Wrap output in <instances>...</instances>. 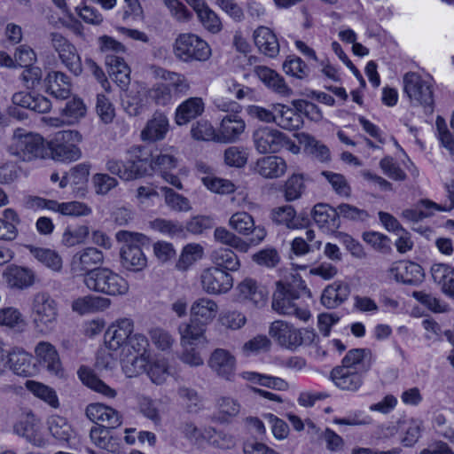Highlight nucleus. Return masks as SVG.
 Masks as SVG:
<instances>
[{
	"mask_svg": "<svg viewBox=\"0 0 454 454\" xmlns=\"http://www.w3.org/2000/svg\"><path fill=\"white\" fill-rule=\"evenodd\" d=\"M205 331L206 325L194 318H192L189 322L182 323L178 327L181 344L184 347L185 345H194L200 342L205 338Z\"/></svg>",
	"mask_w": 454,
	"mask_h": 454,
	"instance_id": "nucleus-39",
	"label": "nucleus"
},
{
	"mask_svg": "<svg viewBox=\"0 0 454 454\" xmlns=\"http://www.w3.org/2000/svg\"><path fill=\"white\" fill-rule=\"evenodd\" d=\"M216 241L246 253L249 249V244L223 227H217L214 231Z\"/></svg>",
	"mask_w": 454,
	"mask_h": 454,
	"instance_id": "nucleus-51",
	"label": "nucleus"
},
{
	"mask_svg": "<svg viewBox=\"0 0 454 454\" xmlns=\"http://www.w3.org/2000/svg\"><path fill=\"white\" fill-rule=\"evenodd\" d=\"M248 159L247 149L239 146H230L224 151V162L234 168L244 167Z\"/></svg>",
	"mask_w": 454,
	"mask_h": 454,
	"instance_id": "nucleus-59",
	"label": "nucleus"
},
{
	"mask_svg": "<svg viewBox=\"0 0 454 454\" xmlns=\"http://www.w3.org/2000/svg\"><path fill=\"white\" fill-rule=\"evenodd\" d=\"M303 189L304 184L301 176L293 175L286 182L284 192L285 199L287 201H293L299 199L302 193Z\"/></svg>",
	"mask_w": 454,
	"mask_h": 454,
	"instance_id": "nucleus-63",
	"label": "nucleus"
},
{
	"mask_svg": "<svg viewBox=\"0 0 454 454\" xmlns=\"http://www.w3.org/2000/svg\"><path fill=\"white\" fill-rule=\"evenodd\" d=\"M403 90L413 106H421L433 111L434 93L429 78L425 79L416 72H408L403 77Z\"/></svg>",
	"mask_w": 454,
	"mask_h": 454,
	"instance_id": "nucleus-9",
	"label": "nucleus"
},
{
	"mask_svg": "<svg viewBox=\"0 0 454 454\" xmlns=\"http://www.w3.org/2000/svg\"><path fill=\"white\" fill-rule=\"evenodd\" d=\"M175 57L184 63L205 62L212 55L209 44L199 35L183 33L177 35L173 43Z\"/></svg>",
	"mask_w": 454,
	"mask_h": 454,
	"instance_id": "nucleus-5",
	"label": "nucleus"
},
{
	"mask_svg": "<svg viewBox=\"0 0 454 454\" xmlns=\"http://www.w3.org/2000/svg\"><path fill=\"white\" fill-rule=\"evenodd\" d=\"M254 148L260 153H275L288 144L285 134L270 127L256 129L252 136Z\"/></svg>",
	"mask_w": 454,
	"mask_h": 454,
	"instance_id": "nucleus-10",
	"label": "nucleus"
},
{
	"mask_svg": "<svg viewBox=\"0 0 454 454\" xmlns=\"http://www.w3.org/2000/svg\"><path fill=\"white\" fill-rule=\"evenodd\" d=\"M82 141V135L77 130H60L47 145L49 154L54 160L71 162L79 160L82 152L77 144Z\"/></svg>",
	"mask_w": 454,
	"mask_h": 454,
	"instance_id": "nucleus-7",
	"label": "nucleus"
},
{
	"mask_svg": "<svg viewBox=\"0 0 454 454\" xmlns=\"http://www.w3.org/2000/svg\"><path fill=\"white\" fill-rule=\"evenodd\" d=\"M126 346L130 347L137 356L131 360V364L135 368H138L134 371V373H139L145 370L146 365V358L145 356L147 348L149 346V341L142 333H131L129 340Z\"/></svg>",
	"mask_w": 454,
	"mask_h": 454,
	"instance_id": "nucleus-38",
	"label": "nucleus"
},
{
	"mask_svg": "<svg viewBox=\"0 0 454 454\" xmlns=\"http://www.w3.org/2000/svg\"><path fill=\"white\" fill-rule=\"evenodd\" d=\"M25 247L35 260L45 267L54 271H59L61 270L62 259L56 251L33 245H26Z\"/></svg>",
	"mask_w": 454,
	"mask_h": 454,
	"instance_id": "nucleus-44",
	"label": "nucleus"
},
{
	"mask_svg": "<svg viewBox=\"0 0 454 454\" xmlns=\"http://www.w3.org/2000/svg\"><path fill=\"white\" fill-rule=\"evenodd\" d=\"M104 262L103 253L95 247H86L77 252L72 260V270L79 275L90 271L91 267Z\"/></svg>",
	"mask_w": 454,
	"mask_h": 454,
	"instance_id": "nucleus-20",
	"label": "nucleus"
},
{
	"mask_svg": "<svg viewBox=\"0 0 454 454\" xmlns=\"http://www.w3.org/2000/svg\"><path fill=\"white\" fill-rule=\"evenodd\" d=\"M160 190L164 192L165 203L169 208L178 212H187L191 210L192 207L187 198L176 193L168 187H161Z\"/></svg>",
	"mask_w": 454,
	"mask_h": 454,
	"instance_id": "nucleus-54",
	"label": "nucleus"
},
{
	"mask_svg": "<svg viewBox=\"0 0 454 454\" xmlns=\"http://www.w3.org/2000/svg\"><path fill=\"white\" fill-rule=\"evenodd\" d=\"M149 335L152 342L156 346L157 348L166 351L171 348L175 342V339L166 330L154 327L149 331Z\"/></svg>",
	"mask_w": 454,
	"mask_h": 454,
	"instance_id": "nucleus-62",
	"label": "nucleus"
},
{
	"mask_svg": "<svg viewBox=\"0 0 454 454\" xmlns=\"http://www.w3.org/2000/svg\"><path fill=\"white\" fill-rule=\"evenodd\" d=\"M61 62L74 75H79L82 71V62L76 48L71 45L59 54Z\"/></svg>",
	"mask_w": 454,
	"mask_h": 454,
	"instance_id": "nucleus-57",
	"label": "nucleus"
},
{
	"mask_svg": "<svg viewBox=\"0 0 454 454\" xmlns=\"http://www.w3.org/2000/svg\"><path fill=\"white\" fill-rule=\"evenodd\" d=\"M211 260L215 265L223 270L236 271L240 263L237 254L229 248H217L211 253Z\"/></svg>",
	"mask_w": 454,
	"mask_h": 454,
	"instance_id": "nucleus-47",
	"label": "nucleus"
},
{
	"mask_svg": "<svg viewBox=\"0 0 454 454\" xmlns=\"http://www.w3.org/2000/svg\"><path fill=\"white\" fill-rule=\"evenodd\" d=\"M299 300V292L292 285L278 282L271 306L279 314L294 316L306 322L310 317V312Z\"/></svg>",
	"mask_w": 454,
	"mask_h": 454,
	"instance_id": "nucleus-6",
	"label": "nucleus"
},
{
	"mask_svg": "<svg viewBox=\"0 0 454 454\" xmlns=\"http://www.w3.org/2000/svg\"><path fill=\"white\" fill-rule=\"evenodd\" d=\"M372 364V351L369 348H353L342 358L340 366L364 374L371 369Z\"/></svg>",
	"mask_w": 454,
	"mask_h": 454,
	"instance_id": "nucleus-27",
	"label": "nucleus"
},
{
	"mask_svg": "<svg viewBox=\"0 0 454 454\" xmlns=\"http://www.w3.org/2000/svg\"><path fill=\"white\" fill-rule=\"evenodd\" d=\"M116 239L124 243L121 249V265L129 270H143L146 266L147 260L141 246L148 242L147 237L138 232L120 231L116 233Z\"/></svg>",
	"mask_w": 454,
	"mask_h": 454,
	"instance_id": "nucleus-4",
	"label": "nucleus"
},
{
	"mask_svg": "<svg viewBox=\"0 0 454 454\" xmlns=\"http://www.w3.org/2000/svg\"><path fill=\"white\" fill-rule=\"evenodd\" d=\"M276 111V121L279 127L288 130L300 129L303 124V120L300 113L287 106L277 104L274 105Z\"/></svg>",
	"mask_w": 454,
	"mask_h": 454,
	"instance_id": "nucleus-35",
	"label": "nucleus"
},
{
	"mask_svg": "<svg viewBox=\"0 0 454 454\" xmlns=\"http://www.w3.org/2000/svg\"><path fill=\"white\" fill-rule=\"evenodd\" d=\"M0 325L21 333L27 329V323L19 309L5 307L0 309Z\"/></svg>",
	"mask_w": 454,
	"mask_h": 454,
	"instance_id": "nucleus-41",
	"label": "nucleus"
},
{
	"mask_svg": "<svg viewBox=\"0 0 454 454\" xmlns=\"http://www.w3.org/2000/svg\"><path fill=\"white\" fill-rule=\"evenodd\" d=\"M112 427H91L90 437L92 442L108 452L115 453L120 450V439L110 435Z\"/></svg>",
	"mask_w": 454,
	"mask_h": 454,
	"instance_id": "nucleus-43",
	"label": "nucleus"
},
{
	"mask_svg": "<svg viewBox=\"0 0 454 454\" xmlns=\"http://www.w3.org/2000/svg\"><path fill=\"white\" fill-rule=\"evenodd\" d=\"M8 152L23 161L45 159L49 156L43 138L23 129H16L8 146Z\"/></svg>",
	"mask_w": 454,
	"mask_h": 454,
	"instance_id": "nucleus-2",
	"label": "nucleus"
},
{
	"mask_svg": "<svg viewBox=\"0 0 454 454\" xmlns=\"http://www.w3.org/2000/svg\"><path fill=\"white\" fill-rule=\"evenodd\" d=\"M254 40L259 51L270 58L279 53V43L276 35L266 27H259L254 32Z\"/></svg>",
	"mask_w": 454,
	"mask_h": 454,
	"instance_id": "nucleus-28",
	"label": "nucleus"
},
{
	"mask_svg": "<svg viewBox=\"0 0 454 454\" xmlns=\"http://www.w3.org/2000/svg\"><path fill=\"white\" fill-rule=\"evenodd\" d=\"M270 219L278 225H285L290 230L303 228L307 223V218L297 215L294 207L286 205L275 207L270 212Z\"/></svg>",
	"mask_w": 454,
	"mask_h": 454,
	"instance_id": "nucleus-22",
	"label": "nucleus"
},
{
	"mask_svg": "<svg viewBox=\"0 0 454 454\" xmlns=\"http://www.w3.org/2000/svg\"><path fill=\"white\" fill-rule=\"evenodd\" d=\"M83 283L90 290L106 295H123L129 291L128 282L106 267L92 269L85 273Z\"/></svg>",
	"mask_w": 454,
	"mask_h": 454,
	"instance_id": "nucleus-3",
	"label": "nucleus"
},
{
	"mask_svg": "<svg viewBox=\"0 0 454 454\" xmlns=\"http://www.w3.org/2000/svg\"><path fill=\"white\" fill-rule=\"evenodd\" d=\"M270 335L282 347L294 349L301 345H309L316 333L309 329H297L283 320L274 321L270 327Z\"/></svg>",
	"mask_w": 454,
	"mask_h": 454,
	"instance_id": "nucleus-8",
	"label": "nucleus"
},
{
	"mask_svg": "<svg viewBox=\"0 0 454 454\" xmlns=\"http://www.w3.org/2000/svg\"><path fill=\"white\" fill-rule=\"evenodd\" d=\"M128 154L129 159L125 162L126 172L123 173V180L129 181L150 174L152 164L142 146H132L128 151Z\"/></svg>",
	"mask_w": 454,
	"mask_h": 454,
	"instance_id": "nucleus-13",
	"label": "nucleus"
},
{
	"mask_svg": "<svg viewBox=\"0 0 454 454\" xmlns=\"http://www.w3.org/2000/svg\"><path fill=\"white\" fill-rule=\"evenodd\" d=\"M88 419L98 425L97 427H117L121 424L119 412L102 403H90L86 408Z\"/></svg>",
	"mask_w": 454,
	"mask_h": 454,
	"instance_id": "nucleus-17",
	"label": "nucleus"
},
{
	"mask_svg": "<svg viewBox=\"0 0 454 454\" xmlns=\"http://www.w3.org/2000/svg\"><path fill=\"white\" fill-rule=\"evenodd\" d=\"M254 223L253 216L244 211L233 214L229 220L231 228L244 236L250 235Z\"/></svg>",
	"mask_w": 454,
	"mask_h": 454,
	"instance_id": "nucleus-52",
	"label": "nucleus"
},
{
	"mask_svg": "<svg viewBox=\"0 0 454 454\" xmlns=\"http://www.w3.org/2000/svg\"><path fill=\"white\" fill-rule=\"evenodd\" d=\"M202 289L208 294H221L230 291L233 286V278L218 267L203 270L200 276Z\"/></svg>",
	"mask_w": 454,
	"mask_h": 454,
	"instance_id": "nucleus-11",
	"label": "nucleus"
},
{
	"mask_svg": "<svg viewBox=\"0 0 454 454\" xmlns=\"http://www.w3.org/2000/svg\"><path fill=\"white\" fill-rule=\"evenodd\" d=\"M195 12L206 30L212 34H217L222 30L223 25L220 18L207 4Z\"/></svg>",
	"mask_w": 454,
	"mask_h": 454,
	"instance_id": "nucleus-50",
	"label": "nucleus"
},
{
	"mask_svg": "<svg viewBox=\"0 0 454 454\" xmlns=\"http://www.w3.org/2000/svg\"><path fill=\"white\" fill-rule=\"evenodd\" d=\"M146 91L143 88H132L122 98L125 112L130 116L138 115L144 109Z\"/></svg>",
	"mask_w": 454,
	"mask_h": 454,
	"instance_id": "nucleus-48",
	"label": "nucleus"
},
{
	"mask_svg": "<svg viewBox=\"0 0 454 454\" xmlns=\"http://www.w3.org/2000/svg\"><path fill=\"white\" fill-rule=\"evenodd\" d=\"M215 406L217 413L215 419L220 423H230L241 411L239 402L230 396H220Z\"/></svg>",
	"mask_w": 454,
	"mask_h": 454,
	"instance_id": "nucleus-40",
	"label": "nucleus"
},
{
	"mask_svg": "<svg viewBox=\"0 0 454 454\" xmlns=\"http://www.w3.org/2000/svg\"><path fill=\"white\" fill-rule=\"evenodd\" d=\"M287 169L286 160L276 155L264 156L257 160L254 171L264 178L274 179L285 175Z\"/></svg>",
	"mask_w": 454,
	"mask_h": 454,
	"instance_id": "nucleus-24",
	"label": "nucleus"
},
{
	"mask_svg": "<svg viewBox=\"0 0 454 454\" xmlns=\"http://www.w3.org/2000/svg\"><path fill=\"white\" fill-rule=\"evenodd\" d=\"M59 304L47 292H38L32 299L31 319L34 329L42 335L51 333L58 324Z\"/></svg>",
	"mask_w": 454,
	"mask_h": 454,
	"instance_id": "nucleus-1",
	"label": "nucleus"
},
{
	"mask_svg": "<svg viewBox=\"0 0 454 454\" xmlns=\"http://www.w3.org/2000/svg\"><path fill=\"white\" fill-rule=\"evenodd\" d=\"M283 70L288 75L298 79H304L309 74V68L299 57H291L283 64Z\"/></svg>",
	"mask_w": 454,
	"mask_h": 454,
	"instance_id": "nucleus-58",
	"label": "nucleus"
},
{
	"mask_svg": "<svg viewBox=\"0 0 454 454\" xmlns=\"http://www.w3.org/2000/svg\"><path fill=\"white\" fill-rule=\"evenodd\" d=\"M312 217L318 228L325 233H333L340 228L338 213L327 204H317L313 208Z\"/></svg>",
	"mask_w": 454,
	"mask_h": 454,
	"instance_id": "nucleus-19",
	"label": "nucleus"
},
{
	"mask_svg": "<svg viewBox=\"0 0 454 454\" xmlns=\"http://www.w3.org/2000/svg\"><path fill=\"white\" fill-rule=\"evenodd\" d=\"M254 74L265 86L274 92L288 96L292 90L286 83L285 79L273 69L266 66H256L254 68Z\"/></svg>",
	"mask_w": 454,
	"mask_h": 454,
	"instance_id": "nucleus-25",
	"label": "nucleus"
},
{
	"mask_svg": "<svg viewBox=\"0 0 454 454\" xmlns=\"http://www.w3.org/2000/svg\"><path fill=\"white\" fill-rule=\"evenodd\" d=\"M110 306V300L105 297L86 295L75 299L72 302L73 311L79 315H86L103 311Z\"/></svg>",
	"mask_w": 454,
	"mask_h": 454,
	"instance_id": "nucleus-34",
	"label": "nucleus"
},
{
	"mask_svg": "<svg viewBox=\"0 0 454 454\" xmlns=\"http://www.w3.org/2000/svg\"><path fill=\"white\" fill-rule=\"evenodd\" d=\"M322 176L330 183L337 194L344 197L350 195V186L343 175L331 171H323Z\"/></svg>",
	"mask_w": 454,
	"mask_h": 454,
	"instance_id": "nucleus-61",
	"label": "nucleus"
},
{
	"mask_svg": "<svg viewBox=\"0 0 454 454\" xmlns=\"http://www.w3.org/2000/svg\"><path fill=\"white\" fill-rule=\"evenodd\" d=\"M134 330V323L130 318L116 320L106 333V343L109 349L117 350L127 345Z\"/></svg>",
	"mask_w": 454,
	"mask_h": 454,
	"instance_id": "nucleus-16",
	"label": "nucleus"
},
{
	"mask_svg": "<svg viewBox=\"0 0 454 454\" xmlns=\"http://www.w3.org/2000/svg\"><path fill=\"white\" fill-rule=\"evenodd\" d=\"M205 110V103L200 97H191L182 102L175 113V121L177 125H186L200 116Z\"/></svg>",
	"mask_w": 454,
	"mask_h": 454,
	"instance_id": "nucleus-23",
	"label": "nucleus"
},
{
	"mask_svg": "<svg viewBox=\"0 0 454 454\" xmlns=\"http://www.w3.org/2000/svg\"><path fill=\"white\" fill-rule=\"evenodd\" d=\"M47 90L58 99H67L71 94V82L69 77L59 71H52L45 78Z\"/></svg>",
	"mask_w": 454,
	"mask_h": 454,
	"instance_id": "nucleus-31",
	"label": "nucleus"
},
{
	"mask_svg": "<svg viewBox=\"0 0 454 454\" xmlns=\"http://www.w3.org/2000/svg\"><path fill=\"white\" fill-rule=\"evenodd\" d=\"M168 130V120L162 113L156 112L142 131L144 140L157 141L163 139Z\"/></svg>",
	"mask_w": 454,
	"mask_h": 454,
	"instance_id": "nucleus-37",
	"label": "nucleus"
},
{
	"mask_svg": "<svg viewBox=\"0 0 454 454\" xmlns=\"http://www.w3.org/2000/svg\"><path fill=\"white\" fill-rule=\"evenodd\" d=\"M218 310L219 307L214 300L202 297L192 303L191 315L196 321L207 325L215 318Z\"/></svg>",
	"mask_w": 454,
	"mask_h": 454,
	"instance_id": "nucleus-30",
	"label": "nucleus"
},
{
	"mask_svg": "<svg viewBox=\"0 0 454 454\" xmlns=\"http://www.w3.org/2000/svg\"><path fill=\"white\" fill-rule=\"evenodd\" d=\"M246 123L237 114H226L216 130V141L220 143L236 142L245 131Z\"/></svg>",
	"mask_w": 454,
	"mask_h": 454,
	"instance_id": "nucleus-18",
	"label": "nucleus"
},
{
	"mask_svg": "<svg viewBox=\"0 0 454 454\" xmlns=\"http://www.w3.org/2000/svg\"><path fill=\"white\" fill-rule=\"evenodd\" d=\"M207 365L217 377L231 380L236 372V358L225 348H215L209 356Z\"/></svg>",
	"mask_w": 454,
	"mask_h": 454,
	"instance_id": "nucleus-14",
	"label": "nucleus"
},
{
	"mask_svg": "<svg viewBox=\"0 0 454 454\" xmlns=\"http://www.w3.org/2000/svg\"><path fill=\"white\" fill-rule=\"evenodd\" d=\"M389 276L396 282L416 286L424 279L422 267L412 262H399L394 263L388 270Z\"/></svg>",
	"mask_w": 454,
	"mask_h": 454,
	"instance_id": "nucleus-15",
	"label": "nucleus"
},
{
	"mask_svg": "<svg viewBox=\"0 0 454 454\" xmlns=\"http://www.w3.org/2000/svg\"><path fill=\"white\" fill-rule=\"evenodd\" d=\"M8 362L10 370L19 376L28 377L33 372L32 356L21 348L8 352Z\"/></svg>",
	"mask_w": 454,
	"mask_h": 454,
	"instance_id": "nucleus-29",
	"label": "nucleus"
},
{
	"mask_svg": "<svg viewBox=\"0 0 454 454\" xmlns=\"http://www.w3.org/2000/svg\"><path fill=\"white\" fill-rule=\"evenodd\" d=\"M25 385L27 389L33 393L34 395L43 400L52 408L59 407V403L57 394L51 387L35 380H27Z\"/></svg>",
	"mask_w": 454,
	"mask_h": 454,
	"instance_id": "nucleus-49",
	"label": "nucleus"
},
{
	"mask_svg": "<svg viewBox=\"0 0 454 454\" xmlns=\"http://www.w3.org/2000/svg\"><path fill=\"white\" fill-rule=\"evenodd\" d=\"M203 248L198 244H189L182 251L179 260L176 263L178 270H185L196 261L202 257Z\"/></svg>",
	"mask_w": 454,
	"mask_h": 454,
	"instance_id": "nucleus-53",
	"label": "nucleus"
},
{
	"mask_svg": "<svg viewBox=\"0 0 454 454\" xmlns=\"http://www.w3.org/2000/svg\"><path fill=\"white\" fill-rule=\"evenodd\" d=\"M49 430L51 435L59 441L67 442L72 435L71 426L59 416L51 417L49 420Z\"/></svg>",
	"mask_w": 454,
	"mask_h": 454,
	"instance_id": "nucleus-56",
	"label": "nucleus"
},
{
	"mask_svg": "<svg viewBox=\"0 0 454 454\" xmlns=\"http://www.w3.org/2000/svg\"><path fill=\"white\" fill-rule=\"evenodd\" d=\"M350 294L348 285L334 282L327 286L321 295L322 304L328 309H334L343 303Z\"/></svg>",
	"mask_w": 454,
	"mask_h": 454,
	"instance_id": "nucleus-32",
	"label": "nucleus"
},
{
	"mask_svg": "<svg viewBox=\"0 0 454 454\" xmlns=\"http://www.w3.org/2000/svg\"><path fill=\"white\" fill-rule=\"evenodd\" d=\"M4 277L11 287L24 289L34 284V273L26 268L19 266H9L6 269Z\"/></svg>",
	"mask_w": 454,
	"mask_h": 454,
	"instance_id": "nucleus-45",
	"label": "nucleus"
},
{
	"mask_svg": "<svg viewBox=\"0 0 454 454\" xmlns=\"http://www.w3.org/2000/svg\"><path fill=\"white\" fill-rule=\"evenodd\" d=\"M14 432L37 447L46 445V440L41 432V422L32 411L24 412L14 425Z\"/></svg>",
	"mask_w": 454,
	"mask_h": 454,
	"instance_id": "nucleus-12",
	"label": "nucleus"
},
{
	"mask_svg": "<svg viewBox=\"0 0 454 454\" xmlns=\"http://www.w3.org/2000/svg\"><path fill=\"white\" fill-rule=\"evenodd\" d=\"M434 210H445L442 206L429 200H421L414 208H407L402 212V217L409 222L418 223L433 215Z\"/></svg>",
	"mask_w": 454,
	"mask_h": 454,
	"instance_id": "nucleus-46",
	"label": "nucleus"
},
{
	"mask_svg": "<svg viewBox=\"0 0 454 454\" xmlns=\"http://www.w3.org/2000/svg\"><path fill=\"white\" fill-rule=\"evenodd\" d=\"M106 65L112 80L121 89H126L130 82V68L123 58L108 54L106 56Z\"/></svg>",
	"mask_w": 454,
	"mask_h": 454,
	"instance_id": "nucleus-26",
	"label": "nucleus"
},
{
	"mask_svg": "<svg viewBox=\"0 0 454 454\" xmlns=\"http://www.w3.org/2000/svg\"><path fill=\"white\" fill-rule=\"evenodd\" d=\"M191 135L196 140L216 141V130L209 121L205 120L198 121L192 124Z\"/></svg>",
	"mask_w": 454,
	"mask_h": 454,
	"instance_id": "nucleus-60",
	"label": "nucleus"
},
{
	"mask_svg": "<svg viewBox=\"0 0 454 454\" xmlns=\"http://www.w3.org/2000/svg\"><path fill=\"white\" fill-rule=\"evenodd\" d=\"M78 376L84 385L94 391L109 398L115 397L116 391L102 381L89 367L81 366Z\"/></svg>",
	"mask_w": 454,
	"mask_h": 454,
	"instance_id": "nucleus-42",
	"label": "nucleus"
},
{
	"mask_svg": "<svg viewBox=\"0 0 454 454\" xmlns=\"http://www.w3.org/2000/svg\"><path fill=\"white\" fill-rule=\"evenodd\" d=\"M431 275L442 291L454 298V268L446 263H434L431 267Z\"/></svg>",
	"mask_w": 454,
	"mask_h": 454,
	"instance_id": "nucleus-33",
	"label": "nucleus"
},
{
	"mask_svg": "<svg viewBox=\"0 0 454 454\" xmlns=\"http://www.w3.org/2000/svg\"><path fill=\"white\" fill-rule=\"evenodd\" d=\"M35 352L40 363L45 366L50 372L58 374L60 371L61 364L58 351L52 344L47 341H40L36 345Z\"/></svg>",
	"mask_w": 454,
	"mask_h": 454,
	"instance_id": "nucleus-36",
	"label": "nucleus"
},
{
	"mask_svg": "<svg viewBox=\"0 0 454 454\" xmlns=\"http://www.w3.org/2000/svg\"><path fill=\"white\" fill-rule=\"evenodd\" d=\"M147 374L153 383L157 385L163 383L169 375L168 362L165 359L154 361L150 365Z\"/></svg>",
	"mask_w": 454,
	"mask_h": 454,
	"instance_id": "nucleus-64",
	"label": "nucleus"
},
{
	"mask_svg": "<svg viewBox=\"0 0 454 454\" xmlns=\"http://www.w3.org/2000/svg\"><path fill=\"white\" fill-rule=\"evenodd\" d=\"M150 226L154 231L171 237L181 236L184 231V226L179 222L163 218L154 219L150 222Z\"/></svg>",
	"mask_w": 454,
	"mask_h": 454,
	"instance_id": "nucleus-55",
	"label": "nucleus"
},
{
	"mask_svg": "<svg viewBox=\"0 0 454 454\" xmlns=\"http://www.w3.org/2000/svg\"><path fill=\"white\" fill-rule=\"evenodd\" d=\"M363 373L336 366L331 372V379L335 386L342 390L355 392L363 385Z\"/></svg>",
	"mask_w": 454,
	"mask_h": 454,
	"instance_id": "nucleus-21",
	"label": "nucleus"
}]
</instances>
